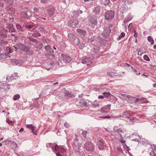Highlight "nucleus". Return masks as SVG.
Returning <instances> with one entry per match:
<instances>
[{
  "label": "nucleus",
  "mask_w": 156,
  "mask_h": 156,
  "mask_svg": "<svg viewBox=\"0 0 156 156\" xmlns=\"http://www.w3.org/2000/svg\"><path fill=\"white\" fill-rule=\"evenodd\" d=\"M114 16V12L112 11H107L105 14V19L107 20H112Z\"/></svg>",
  "instance_id": "obj_1"
},
{
  "label": "nucleus",
  "mask_w": 156,
  "mask_h": 156,
  "mask_svg": "<svg viewBox=\"0 0 156 156\" xmlns=\"http://www.w3.org/2000/svg\"><path fill=\"white\" fill-rule=\"evenodd\" d=\"M85 148L88 151H94V145L90 142L86 143L84 144Z\"/></svg>",
  "instance_id": "obj_2"
},
{
  "label": "nucleus",
  "mask_w": 156,
  "mask_h": 156,
  "mask_svg": "<svg viewBox=\"0 0 156 156\" xmlns=\"http://www.w3.org/2000/svg\"><path fill=\"white\" fill-rule=\"evenodd\" d=\"M53 151L55 153V151H58L61 153H63L66 151L65 148L63 146H58L56 144L55 147V149L53 150Z\"/></svg>",
  "instance_id": "obj_3"
},
{
  "label": "nucleus",
  "mask_w": 156,
  "mask_h": 156,
  "mask_svg": "<svg viewBox=\"0 0 156 156\" xmlns=\"http://www.w3.org/2000/svg\"><path fill=\"white\" fill-rule=\"evenodd\" d=\"M111 109V105H107L105 107H102L101 109L102 113H107Z\"/></svg>",
  "instance_id": "obj_4"
},
{
  "label": "nucleus",
  "mask_w": 156,
  "mask_h": 156,
  "mask_svg": "<svg viewBox=\"0 0 156 156\" xmlns=\"http://www.w3.org/2000/svg\"><path fill=\"white\" fill-rule=\"evenodd\" d=\"M68 25L71 27H74L78 24V21L76 20H71L68 23Z\"/></svg>",
  "instance_id": "obj_5"
},
{
  "label": "nucleus",
  "mask_w": 156,
  "mask_h": 156,
  "mask_svg": "<svg viewBox=\"0 0 156 156\" xmlns=\"http://www.w3.org/2000/svg\"><path fill=\"white\" fill-rule=\"evenodd\" d=\"M16 49V50H17L18 49H21L22 51H28L29 50V48L26 47H24L22 44H19L18 47H17L16 46H13Z\"/></svg>",
  "instance_id": "obj_6"
},
{
  "label": "nucleus",
  "mask_w": 156,
  "mask_h": 156,
  "mask_svg": "<svg viewBox=\"0 0 156 156\" xmlns=\"http://www.w3.org/2000/svg\"><path fill=\"white\" fill-rule=\"evenodd\" d=\"M5 9L10 14H13L15 12V9L10 6L6 7Z\"/></svg>",
  "instance_id": "obj_7"
},
{
  "label": "nucleus",
  "mask_w": 156,
  "mask_h": 156,
  "mask_svg": "<svg viewBox=\"0 0 156 156\" xmlns=\"http://www.w3.org/2000/svg\"><path fill=\"white\" fill-rule=\"evenodd\" d=\"M61 56L63 58V61H66L68 63H69L71 61V58L69 56L63 54H62Z\"/></svg>",
  "instance_id": "obj_8"
},
{
  "label": "nucleus",
  "mask_w": 156,
  "mask_h": 156,
  "mask_svg": "<svg viewBox=\"0 0 156 156\" xmlns=\"http://www.w3.org/2000/svg\"><path fill=\"white\" fill-rule=\"evenodd\" d=\"M97 144L99 149L102 150L104 148V145L103 141L102 140H99L98 143Z\"/></svg>",
  "instance_id": "obj_9"
},
{
  "label": "nucleus",
  "mask_w": 156,
  "mask_h": 156,
  "mask_svg": "<svg viewBox=\"0 0 156 156\" xmlns=\"http://www.w3.org/2000/svg\"><path fill=\"white\" fill-rule=\"evenodd\" d=\"M91 59L90 58L86 57L83 58L82 61V62L83 64H87L91 61Z\"/></svg>",
  "instance_id": "obj_10"
},
{
  "label": "nucleus",
  "mask_w": 156,
  "mask_h": 156,
  "mask_svg": "<svg viewBox=\"0 0 156 156\" xmlns=\"http://www.w3.org/2000/svg\"><path fill=\"white\" fill-rule=\"evenodd\" d=\"M82 11L80 10H78L76 11H74L73 12V15L75 17L78 16L80 14H82Z\"/></svg>",
  "instance_id": "obj_11"
},
{
  "label": "nucleus",
  "mask_w": 156,
  "mask_h": 156,
  "mask_svg": "<svg viewBox=\"0 0 156 156\" xmlns=\"http://www.w3.org/2000/svg\"><path fill=\"white\" fill-rule=\"evenodd\" d=\"M17 75L16 73H14L13 74H12L11 76H8L6 78V81L7 82H9V81H11L12 80H14L15 79H16V78H14L13 77L15 76H16Z\"/></svg>",
  "instance_id": "obj_12"
},
{
  "label": "nucleus",
  "mask_w": 156,
  "mask_h": 156,
  "mask_svg": "<svg viewBox=\"0 0 156 156\" xmlns=\"http://www.w3.org/2000/svg\"><path fill=\"white\" fill-rule=\"evenodd\" d=\"M89 21L92 25H96L97 23L96 19L94 18H91L90 19Z\"/></svg>",
  "instance_id": "obj_13"
},
{
  "label": "nucleus",
  "mask_w": 156,
  "mask_h": 156,
  "mask_svg": "<svg viewBox=\"0 0 156 156\" xmlns=\"http://www.w3.org/2000/svg\"><path fill=\"white\" fill-rule=\"evenodd\" d=\"M77 32L79 34L84 36L86 34V31L84 30L78 29L76 30Z\"/></svg>",
  "instance_id": "obj_14"
},
{
  "label": "nucleus",
  "mask_w": 156,
  "mask_h": 156,
  "mask_svg": "<svg viewBox=\"0 0 156 156\" xmlns=\"http://www.w3.org/2000/svg\"><path fill=\"white\" fill-rule=\"evenodd\" d=\"M26 127L28 129H30L32 131V132L34 133V130L35 129V127L32 124L27 125L26 126Z\"/></svg>",
  "instance_id": "obj_15"
},
{
  "label": "nucleus",
  "mask_w": 156,
  "mask_h": 156,
  "mask_svg": "<svg viewBox=\"0 0 156 156\" xmlns=\"http://www.w3.org/2000/svg\"><path fill=\"white\" fill-rule=\"evenodd\" d=\"M48 13L50 15H53L54 14L55 11V9L53 8L51 9L49 11L47 10Z\"/></svg>",
  "instance_id": "obj_16"
},
{
  "label": "nucleus",
  "mask_w": 156,
  "mask_h": 156,
  "mask_svg": "<svg viewBox=\"0 0 156 156\" xmlns=\"http://www.w3.org/2000/svg\"><path fill=\"white\" fill-rule=\"evenodd\" d=\"M6 122L9 125L13 126L14 125V123L15 122V121H12L10 120L9 119L7 118L6 119Z\"/></svg>",
  "instance_id": "obj_17"
},
{
  "label": "nucleus",
  "mask_w": 156,
  "mask_h": 156,
  "mask_svg": "<svg viewBox=\"0 0 156 156\" xmlns=\"http://www.w3.org/2000/svg\"><path fill=\"white\" fill-rule=\"evenodd\" d=\"M76 36L73 34L69 33L68 35V37L72 41H73L74 38Z\"/></svg>",
  "instance_id": "obj_18"
},
{
  "label": "nucleus",
  "mask_w": 156,
  "mask_h": 156,
  "mask_svg": "<svg viewBox=\"0 0 156 156\" xmlns=\"http://www.w3.org/2000/svg\"><path fill=\"white\" fill-rule=\"evenodd\" d=\"M100 7L99 6H96L95 7V9L93 11V12L95 13L98 14L100 12Z\"/></svg>",
  "instance_id": "obj_19"
},
{
  "label": "nucleus",
  "mask_w": 156,
  "mask_h": 156,
  "mask_svg": "<svg viewBox=\"0 0 156 156\" xmlns=\"http://www.w3.org/2000/svg\"><path fill=\"white\" fill-rule=\"evenodd\" d=\"M9 58L10 56H7L6 54H2L0 55V59H5L7 58Z\"/></svg>",
  "instance_id": "obj_20"
},
{
  "label": "nucleus",
  "mask_w": 156,
  "mask_h": 156,
  "mask_svg": "<svg viewBox=\"0 0 156 156\" xmlns=\"http://www.w3.org/2000/svg\"><path fill=\"white\" fill-rule=\"evenodd\" d=\"M45 49L46 51L48 52H51V51H53V50L51 49L50 46H47L45 47Z\"/></svg>",
  "instance_id": "obj_21"
},
{
  "label": "nucleus",
  "mask_w": 156,
  "mask_h": 156,
  "mask_svg": "<svg viewBox=\"0 0 156 156\" xmlns=\"http://www.w3.org/2000/svg\"><path fill=\"white\" fill-rule=\"evenodd\" d=\"M77 45L80 49L83 48L85 46L84 44L81 43L80 42L79 43H77Z\"/></svg>",
  "instance_id": "obj_22"
},
{
  "label": "nucleus",
  "mask_w": 156,
  "mask_h": 156,
  "mask_svg": "<svg viewBox=\"0 0 156 156\" xmlns=\"http://www.w3.org/2000/svg\"><path fill=\"white\" fill-rule=\"evenodd\" d=\"M147 40L149 42H151V44H154V41L152 37L151 36H149L147 37Z\"/></svg>",
  "instance_id": "obj_23"
},
{
  "label": "nucleus",
  "mask_w": 156,
  "mask_h": 156,
  "mask_svg": "<svg viewBox=\"0 0 156 156\" xmlns=\"http://www.w3.org/2000/svg\"><path fill=\"white\" fill-rule=\"evenodd\" d=\"M13 51V50L10 48L7 47L6 48L5 53L6 54H9L12 52Z\"/></svg>",
  "instance_id": "obj_24"
},
{
  "label": "nucleus",
  "mask_w": 156,
  "mask_h": 156,
  "mask_svg": "<svg viewBox=\"0 0 156 156\" xmlns=\"http://www.w3.org/2000/svg\"><path fill=\"white\" fill-rule=\"evenodd\" d=\"M73 42L77 45V43L80 42L79 39L76 36L73 39V41H72Z\"/></svg>",
  "instance_id": "obj_25"
},
{
  "label": "nucleus",
  "mask_w": 156,
  "mask_h": 156,
  "mask_svg": "<svg viewBox=\"0 0 156 156\" xmlns=\"http://www.w3.org/2000/svg\"><path fill=\"white\" fill-rule=\"evenodd\" d=\"M146 52L143 49L140 50L138 52V55H141L142 54L146 53Z\"/></svg>",
  "instance_id": "obj_26"
},
{
  "label": "nucleus",
  "mask_w": 156,
  "mask_h": 156,
  "mask_svg": "<svg viewBox=\"0 0 156 156\" xmlns=\"http://www.w3.org/2000/svg\"><path fill=\"white\" fill-rule=\"evenodd\" d=\"M103 3L105 5H107L108 4L110 3L109 0H102Z\"/></svg>",
  "instance_id": "obj_27"
},
{
  "label": "nucleus",
  "mask_w": 156,
  "mask_h": 156,
  "mask_svg": "<svg viewBox=\"0 0 156 156\" xmlns=\"http://www.w3.org/2000/svg\"><path fill=\"white\" fill-rule=\"evenodd\" d=\"M40 35H41V34H40L37 32H36L35 33L32 34V36H33V37H38L40 36Z\"/></svg>",
  "instance_id": "obj_28"
},
{
  "label": "nucleus",
  "mask_w": 156,
  "mask_h": 156,
  "mask_svg": "<svg viewBox=\"0 0 156 156\" xmlns=\"http://www.w3.org/2000/svg\"><path fill=\"white\" fill-rule=\"evenodd\" d=\"M64 94L65 96L68 97H71L73 96V95H72L69 92L67 91L65 92Z\"/></svg>",
  "instance_id": "obj_29"
},
{
  "label": "nucleus",
  "mask_w": 156,
  "mask_h": 156,
  "mask_svg": "<svg viewBox=\"0 0 156 156\" xmlns=\"http://www.w3.org/2000/svg\"><path fill=\"white\" fill-rule=\"evenodd\" d=\"M20 96L19 94H16L13 97V99L14 100H16L20 98Z\"/></svg>",
  "instance_id": "obj_30"
},
{
  "label": "nucleus",
  "mask_w": 156,
  "mask_h": 156,
  "mask_svg": "<svg viewBox=\"0 0 156 156\" xmlns=\"http://www.w3.org/2000/svg\"><path fill=\"white\" fill-rule=\"evenodd\" d=\"M111 31V30L110 28H106V29H104V32L105 33V32L107 33H108L107 35L109 34V33Z\"/></svg>",
  "instance_id": "obj_31"
},
{
  "label": "nucleus",
  "mask_w": 156,
  "mask_h": 156,
  "mask_svg": "<svg viewBox=\"0 0 156 156\" xmlns=\"http://www.w3.org/2000/svg\"><path fill=\"white\" fill-rule=\"evenodd\" d=\"M143 58L145 60L149 61L150 60V59L148 56L147 55H144L143 57Z\"/></svg>",
  "instance_id": "obj_32"
},
{
  "label": "nucleus",
  "mask_w": 156,
  "mask_h": 156,
  "mask_svg": "<svg viewBox=\"0 0 156 156\" xmlns=\"http://www.w3.org/2000/svg\"><path fill=\"white\" fill-rule=\"evenodd\" d=\"M103 94L105 97H108L111 94L109 92H104V93H103Z\"/></svg>",
  "instance_id": "obj_33"
},
{
  "label": "nucleus",
  "mask_w": 156,
  "mask_h": 156,
  "mask_svg": "<svg viewBox=\"0 0 156 156\" xmlns=\"http://www.w3.org/2000/svg\"><path fill=\"white\" fill-rule=\"evenodd\" d=\"M50 0H41V3L42 4H45L48 2Z\"/></svg>",
  "instance_id": "obj_34"
},
{
  "label": "nucleus",
  "mask_w": 156,
  "mask_h": 156,
  "mask_svg": "<svg viewBox=\"0 0 156 156\" xmlns=\"http://www.w3.org/2000/svg\"><path fill=\"white\" fill-rule=\"evenodd\" d=\"M10 28H9V32H15V29L12 26L10 25Z\"/></svg>",
  "instance_id": "obj_35"
},
{
  "label": "nucleus",
  "mask_w": 156,
  "mask_h": 156,
  "mask_svg": "<svg viewBox=\"0 0 156 156\" xmlns=\"http://www.w3.org/2000/svg\"><path fill=\"white\" fill-rule=\"evenodd\" d=\"M129 113V111H124L123 113V115L126 117V116H127L128 115ZM128 119H129V118L127 117H126Z\"/></svg>",
  "instance_id": "obj_36"
},
{
  "label": "nucleus",
  "mask_w": 156,
  "mask_h": 156,
  "mask_svg": "<svg viewBox=\"0 0 156 156\" xmlns=\"http://www.w3.org/2000/svg\"><path fill=\"white\" fill-rule=\"evenodd\" d=\"M125 36V34L123 33H122L119 37V40H120L122 38L124 37Z\"/></svg>",
  "instance_id": "obj_37"
},
{
  "label": "nucleus",
  "mask_w": 156,
  "mask_h": 156,
  "mask_svg": "<svg viewBox=\"0 0 156 156\" xmlns=\"http://www.w3.org/2000/svg\"><path fill=\"white\" fill-rule=\"evenodd\" d=\"M43 44L41 43H38L36 45V47L37 48H42Z\"/></svg>",
  "instance_id": "obj_38"
},
{
  "label": "nucleus",
  "mask_w": 156,
  "mask_h": 156,
  "mask_svg": "<svg viewBox=\"0 0 156 156\" xmlns=\"http://www.w3.org/2000/svg\"><path fill=\"white\" fill-rule=\"evenodd\" d=\"M34 10L35 12H39V8L37 7H34Z\"/></svg>",
  "instance_id": "obj_39"
},
{
  "label": "nucleus",
  "mask_w": 156,
  "mask_h": 156,
  "mask_svg": "<svg viewBox=\"0 0 156 156\" xmlns=\"http://www.w3.org/2000/svg\"><path fill=\"white\" fill-rule=\"evenodd\" d=\"M122 95L123 96H125L126 97H127L130 99L131 100L132 99L134 98H133V97H131L129 95L123 94H122Z\"/></svg>",
  "instance_id": "obj_40"
},
{
  "label": "nucleus",
  "mask_w": 156,
  "mask_h": 156,
  "mask_svg": "<svg viewBox=\"0 0 156 156\" xmlns=\"http://www.w3.org/2000/svg\"><path fill=\"white\" fill-rule=\"evenodd\" d=\"M100 118H102V119H110L112 118V117L109 116H103V117H100Z\"/></svg>",
  "instance_id": "obj_41"
},
{
  "label": "nucleus",
  "mask_w": 156,
  "mask_h": 156,
  "mask_svg": "<svg viewBox=\"0 0 156 156\" xmlns=\"http://www.w3.org/2000/svg\"><path fill=\"white\" fill-rule=\"evenodd\" d=\"M81 105H82L83 106L86 107L87 105V103L86 101H83L81 103Z\"/></svg>",
  "instance_id": "obj_42"
},
{
  "label": "nucleus",
  "mask_w": 156,
  "mask_h": 156,
  "mask_svg": "<svg viewBox=\"0 0 156 156\" xmlns=\"http://www.w3.org/2000/svg\"><path fill=\"white\" fill-rule=\"evenodd\" d=\"M154 156H156V147H155L154 149L152 151Z\"/></svg>",
  "instance_id": "obj_43"
},
{
  "label": "nucleus",
  "mask_w": 156,
  "mask_h": 156,
  "mask_svg": "<svg viewBox=\"0 0 156 156\" xmlns=\"http://www.w3.org/2000/svg\"><path fill=\"white\" fill-rule=\"evenodd\" d=\"M7 37V35L4 34L0 33V37L1 38H5Z\"/></svg>",
  "instance_id": "obj_44"
},
{
  "label": "nucleus",
  "mask_w": 156,
  "mask_h": 156,
  "mask_svg": "<svg viewBox=\"0 0 156 156\" xmlns=\"http://www.w3.org/2000/svg\"><path fill=\"white\" fill-rule=\"evenodd\" d=\"M87 134V132L85 131H83L82 133V135L84 137H85L86 136Z\"/></svg>",
  "instance_id": "obj_45"
},
{
  "label": "nucleus",
  "mask_w": 156,
  "mask_h": 156,
  "mask_svg": "<svg viewBox=\"0 0 156 156\" xmlns=\"http://www.w3.org/2000/svg\"><path fill=\"white\" fill-rule=\"evenodd\" d=\"M136 118H133V119H129V120L130 121V122L132 123V124H133L134 122V121H135V120L136 119Z\"/></svg>",
  "instance_id": "obj_46"
},
{
  "label": "nucleus",
  "mask_w": 156,
  "mask_h": 156,
  "mask_svg": "<svg viewBox=\"0 0 156 156\" xmlns=\"http://www.w3.org/2000/svg\"><path fill=\"white\" fill-rule=\"evenodd\" d=\"M17 28L19 30H22V29L21 28V26L19 25H16Z\"/></svg>",
  "instance_id": "obj_47"
},
{
  "label": "nucleus",
  "mask_w": 156,
  "mask_h": 156,
  "mask_svg": "<svg viewBox=\"0 0 156 156\" xmlns=\"http://www.w3.org/2000/svg\"><path fill=\"white\" fill-rule=\"evenodd\" d=\"M117 132L118 133H123V131L122 130L121 128H119V129H118L117 130Z\"/></svg>",
  "instance_id": "obj_48"
},
{
  "label": "nucleus",
  "mask_w": 156,
  "mask_h": 156,
  "mask_svg": "<svg viewBox=\"0 0 156 156\" xmlns=\"http://www.w3.org/2000/svg\"><path fill=\"white\" fill-rule=\"evenodd\" d=\"M134 36L135 37L136 39L137 37V34L136 31H134Z\"/></svg>",
  "instance_id": "obj_49"
},
{
  "label": "nucleus",
  "mask_w": 156,
  "mask_h": 156,
  "mask_svg": "<svg viewBox=\"0 0 156 156\" xmlns=\"http://www.w3.org/2000/svg\"><path fill=\"white\" fill-rule=\"evenodd\" d=\"M108 74L110 76H112L114 75V73L112 72H109L108 73Z\"/></svg>",
  "instance_id": "obj_50"
},
{
  "label": "nucleus",
  "mask_w": 156,
  "mask_h": 156,
  "mask_svg": "<svg viewBox=\"0 0 156 156\" xmlns=\"http://www.w3.org/2000/svg\"><path fill=\"white\" fill-rule=\"evenodd\" d=\"M144 98H141L140 99H136L135 100H136L135 102L138 101L140 100H144Z\"/></svg>",
  "instance_id": "obj_51"
},
{
  "label": "nucleus",
  "mask_w": 156,
  "mask_h": 156,
  "mask_svg": "<svg viewBox=\"0 0 156 156\" xmlns=\"http://www.w3.org/2000/svg\"><path fill=\"white\" fill-rule=\"evenodd\" d=\"M30 40L31 41H33V42H34V43H37V41L35 39L32 38V39H31Z\"/></svg>",
  "instance_id": "obj_52"
},
{
  "label": "nucleus",
  "mask_w": 156,
  "mask_h": 156,
  "mask_svg": "<svg viewBox=\"0 0 156 156\" xmlns=\"http://www.w3.org/2000/svg\"><path fill=\"white\" fill-rule=\"evenodd\" d=\"M64 125L65 126L66 128H68L69 126V124L67 123H65Z\"/></svg>",
  "instance_id": "obj_53"
},
{
  "label": "nucleus",
  "mask_w": 156,
  "mask_h": 156,
  "mask_svg": "<svg viewBox=\"0 0 156 156\" xmlns=\"http://www.w3.org/2000/svg\"><path fill=\"white\" fill-rule=\"evenodd\" d=\"M4 6V4L3 3L1 2L0 1V6L1 7H3Z\"/></svg>",
  "instance_id": "obj_54"
},
{
  "label": "nucleus",
  "mask_w": 156,
  "mask_h": 156,
  "mask_svg": "<svg viewBox=\"0 0 156 156\" xmlns=\"http://www.w3.org/2000/svg\"><path fill=\"white\" fill-rule=\"evenodd\" d=\"M33 26H32L30 25H28L27 26H26V27L28 28L29 29H30V28L32 27Z\"/></svg>",
  "instance_id": "obj_55"
},
{
  "label": "nucleus",
  "mask_w": 156,
  "mask_h": 156,
  "mask_svg": "<svg viewBox=\"0 0 156 156\" xmlns=\"http://www.w3.org/2000/svg\"><path fill=\"white\" fill-rule=\"evenodd\" d=\"M104 98V96L103 95H99L98 96V98L99 99H102Z\"/></svg>",
  "instance_id": "obj_56"
},
{
  "label": "nucleus",
  "mask_w": 156,
  "mask_h": 156,
  "mask_svg": "<svg viewBox=\"0 0 156 156\" xmlns=\"http://www.w3.org/2000/svg\"><path fill=\"white\" fill-rule=\"evenodd\" d=\"M55 153L56 154L57 156H62L59 153H56L55 152Z\"/></svg>",
  "instance_id": "obj_57"
},
{
  "label": "nucleus",
  "mask_w": 156,
  "mask_h": 156,
  "mask_svg": "<svg viewBox=\"0 0 156 156\" xmlns=\"http://www.w3.org/2000/svg\"><path fill=\"white\" fill-rule=\"evenodd\" d=\"M131 68L133 70V71L134 72H136L137 71L135 69H134L132 66H131Z\"/></svg>",
  "instance_id": "obj_58"
},
{
  "label": "nucleus",
  "mask_w": 156,
  "mask_h": 156,
  "mask_svg": "<svg viewBox=\"0 0 156 156\" xmlns=\"http://www.w3.org/2000/svg\"><path fill=\"white\" fill-rule=\"evenodd\" d=\"M24 130L23 128H21L19 130V132H21L23 131Z\"/></svg>",
  "instance_id": "obj_59"
},
{
  "label": "nucleus",
  "mask_w": 156,
  "mask_h": 156,
  "mask_svg": "<svg viewBox=\"0 0 156 156\" xmlns=\"http://www.w3.org/2000/svg\"><path fill=\"white\" fill-rule=\"evenodd\" d=\"M0 43H1V44H7V42H0Z\"/></svg>",
  "instance_id": "obj_60"
},
{
  "label": "nucleus",
  "mask_w": 156,
  "mask_h": 156,
  "mask_svg": "<svg viewBox=\"0 0 156 156\" xmlns=\"http://www.w3.org/2000/svg\"><path fill=\"white\" fill-rule=\"evenodd\" d=\"M25 18H28V15H27V13H25Z\"/></svg>",
  "instance_id": "obj_61"
},
{
  "label": "nucleus",
  "mask_w": 156,
  "mask_h": 156,
  "mask_svg": "<svg viewBox=\"0 0 156 156\" xmlns=\"http://www.w3.org/2000/svg\"><path fill=\"white\" fill-rule=\"evenodd\" d=\"M126 65L128 66H130L131 67V66L129 65V64H128V63H126Z\"/></svg>",
  "instance_id": "obj_62"
},
{
  "label": "nucleus",
  "mask_w": 156,
  "mask_h": 156,
  "mask_svg": "<svg viewBox=\"0 0 156 156\" xmlns=\"http://www.w3.org/2000/svg\"><path fill=\"white\" fill-rule=\"evenodd\" d=\"M153 48L154 49H156V44L154 45L153 46Z\"/></svg>",
  "instance_id": "obj_63"
},
{
  "label": "nucleus",
  "mask_w": 156,
  "mask_h": 156,
  "mask_svg": "<svg viewBox=\"0 0 156 156\" xmlns=\"http://www.w3.org/2000/svg\"><path fill=\"white\" fill-rule=\"evenodd\" d=\"M113 118H118V116H115L113 117Z\"/></svg>",
  "instance_id": "obj_64"
}]
</instances>
